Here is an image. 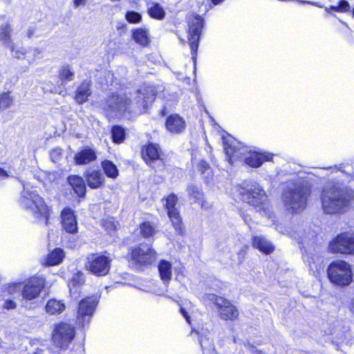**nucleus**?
<instances>
[{
  "label": "nucleus",
  "mask_w": 354,
  "mask_h": 354,
  "mask_svg": "<svg viewBox=\"0 0 354 354\" xmlns=\"http://www.w3.org/2000/svg\"><path fill=\"white\" fill-rule=\"evenodd\" d=\"M333 8L338 11L345 12L349 10L350 6L346 1L342 0L339 3L338 8H336L335 7H333Z\"/></svg>",
  "instance_id": "obj_41"
},
{
  "label": "nucleus",
  "mask_w": 354,
  "mask_h": 354,
  "mask_svg": "<svg viewBox=\"0 0 354 354\" xmlns=\"http://www.w3.org/2000/svg\"><path fill=\"white\" fill-rule=\"evenodd\" d=\"M69 185L75 194L80 197H84L86 194V185L84 180L76 175L69 176L67 178Z\"/></svg>",
  "instance_id": "obj_24"
},
{
  "label": "nucleus",
  "mask_w": 354,
  "mask_h": 354,
  "mask_svg": "<svg viewBox=\"0 0 354 354\" xmlns=\"http://www.w3.org/2000/svg\"><path fill=\"white\" fill-rule=\"evenodd\" d=\"M158 271L162 280L168 282L171 277V264L165 260H162L158 265Z\"/></svg>",
  "instance_id": "obj_29"
},
{
  "label": "nucleus",
  "mask_w": 354,
  "mask_h": 354,
  "mask_svg": "<svg viewBox=\"0 0 354 354\" xmlns=\"http://www.w3.org/2000/svg\"><path fill=\"white\" fill-rule=\"evenodd\" d=\"M208 299L216 305L219 309L220 316L223 319L233 320L238 317L239 311L230 301L215 295H208Z\"/></svg>",
  "instance_id": "obj_12"
},
{
  "label": "nucleus",
  "mask_w": 354,
  "mask_h": 354,
  "mask_svg": "<svg viewBox=\"0 0 354 354\" xmlns=\"http://www.w3.org/2000/svg\"><path fill=\"white\" fill-rule=\"evenodd\" d=\"M162 151L159 146L156 144L150 143L142 149V156L147 164L152 167H155L152 164L160 159Z\"/></svg>",
  "instance_id": "obj_16"
},
{
  "label": "nucleus",
  "mask_w": 354,
  "mask_h": 354,
  "mask_svg": "<svg viewBox=\"0 0 354 354\" xmlns=\"http://www.w3.org/2000/svg\"><path fill=\"white\" fill-rule=\"evenodd\" d=\"M35 28H33V27L29 28L28 31H27V36H28V37L30 38L31 37H32L33 35L35 34Z\"/></svg>",
  "instance_id": "obj_49"
},
{
  "label": "nucleus",
  "mask_w": 354,
  "mask_h": 354,
  "mask_svg": "<svg viewBox=\"0 0 354 354\" xmlns=\"http://www.w3.org/2000/svg\"><path fill=\"white\" fill-rule=\"evenodd\" d=\"M63 156V151L60 148H56L51 151L50 158L53 162H59Z\"/></svg>",
  "instance_id": "obj_40"
},
{
  "label": "nucleus",
  "mask_w": 354,
  "mask_h": 354,
  "mask_svg": "<svg viewBox=\"0 0 354 354\" xmlns=\"http://www.w3.org/2000/svg\"><path fill=\"white\" fill-rule=\"evenodd\" d=\"M88 186L91 189H97L102 187L104 182V176L100 171H92L86 175Z\"/></svg>",
  "instance_id": "obj_26"
},
{
  "label": "nucleus",
  "mask_w": 354,
  "mask_h": 354,
  "mask_svg": "<svg viewBox=\"0 0 354 354\" xmlns=\"http://www.w3.org/2000/svg\"><path fill=\"white\" fill-rule=\"evenodd\" d=\"M46 311L50 315L62 313L65 309V304L62 300L49 299L45 306Z\"/></svg>",
  "instance_id": "obj_27"
},
{
  "label": "nucleus",
  "mask_w": 354,
  "mask_h": 354,
  "mask_svg": "<svg viewBox=\"0 0 354 354\" xmlns=\"http://www.w3.org/2000/svg\"><path fill=\"white\" fill-rule=\"evenodd\" d=\"M244 220H245V222L247 223V219L245 218H244Z\"/></svg>",
  "instance_id": "obj_55"
},
{
  "label": "nucleus",
  "mask_w": 354,
  "mask_h": 354,
  "mask_svg": "<svg viewBox=\"0 0 354 354\" xmlns=\"http://www.w3.org/2000/svg\"><path fill=\"white\" fill-rule=\"evenodd\" d=\"M310 193L309 187L305 184H297L283 192V202L286 207L293 212L303 210L307 204Z\"/></svg>",
  "instance_id": "obj_5"
},
{
  "label": "nucleus",
  "mask_w": 354,
  "mask_h": 354,
  "mask_svg": "<svg viewBox=\"0 0 354 354\" xmlns=\"http://www.w3.org/2000/svg\"><path fill=\"white\" fill-rule=\"evenodd\" d=\"M252 245L254 248L266 254L272 253L274 250V247L272 243L263 236H253Z\"/></svg>",
  "instance_id": "obj_22"
},
{
  "label": "nucleus",
  "mask_w": 354,
  "mask_h": 354,
  "mask_svg": "<svg viewBox=\"0 0 354 354\" xmlns=\"http://www.w3.org/2000/svg\"><path fill=\"white\" fill-rule=\"evenodd\" d=\"M328 249L332 253L354 254V234L342 232L331 240Z\"/></svg>",
  "instance_id": "obj_9"
},
{
  "label": "nucleus",
  "mask_w": 354,
  "mask_h": 354,
  "mask_svg": "<svg viewBox=\"0 0 354 354\" xmlns=\"http://www.w3.org/2000/svg\"><path fill=\"white\" fill-rule=\"evenodd\" d=\"M95 298L87 297L80 301L77 312V319L82 326L85 322H89L90 317L93 315L97 306Z\"/></svg>",
  "instance_id": "obj_14"
},
{
  "label": "nucleus",
  "mask_w": 354,
  "mask_h": 354,
  "mask_svg": "<svg viewBox=\"0 0 354 354\" xmlns=\"http://www.w3.org/2000/svg\"><path fill=\"white\" fill-rule=\"evenodd\" d=\"M156 252L148 243H140L131 249L129 263L133 266H147L156 260Z\"/></svg>",
  "instance_id": "obj_7"
},
{
  "label": "nucleus",
  "mask_w": 354,
  "mask_h": 354,
  "mask_svg": "<svg viewBox=\"0 0 354 354\" xmlns=\"http://www.w3.org/2000/svg\"><path fill=\"white\" fill-rule=\"evenodd\" d=\"M133 38L136 43L142 46H146L149 43L148 34L143 29H136L133 32Z\"/></svg>",
  "instance_id": "obj_33"
},
{
  "label": "nucleus",
  "mask_w": 354,
  "mask_h": 354,
  "mask_svg": "<svg viewBox=\"0 0 354 354\" xmlns=\"http://www.w3.org/2000/svg\"><path fill=\"white\" fill-rule=\"evenodd\" d=\"M224 149L230 161L236 160L239 158L245 160V156H248L250 151L247 147H236L232 145L226 146V144H225Z\"/></svg>",
  "instance_id": "obj_20"
},
{
  "label": "nucleus",
  "mask_w": 354,
  "mask_h": 354,
  "mask_svg": "<svg viewBox=\"0 0 354 354\" xmlns=\"http://www.w3.org/2000/svg\"><path fill=\"white\" fill-rule=\"evenodd\" d=\"M13 98L9 92L3 93L0 95V109H6L11 106Z\"/></svg>",
  "instance_id": "obj_36"
},
{
  "label": "nucleus",
  "mask_w": 354,
  "mask_h": 354,
  "mask_svg": "<svg viewBox=\"0 0 354 354\" xmlns=\"http://www.w3.org/2000/svg\"><path fill=\"white\" fill-rule=\"evenodd\" d=\"M26 52V50L24 48H21L16 50H14L12 53L15 58L20 59L25 55Z\"/></svg>",
  "instance_id": "obj_45"
},
{
  "label": "nucleus",
  "mask_w": 354,
  "mask_h": 354,
  "mask_svg": "<svg viewBox=\"0 0 354 354\" xmlns=\"http://www.w3.org/2000/svg\"><path fill=\"white\" fill-rule=\"evenodd\" d=\"M351 310L354 311V298L353 299L352 304H351Z\"/></svg>",
  "instance_id": "obj_54"
},
{
  "label": "nucleus",
  "mask_w": 354,
  "mask_h": 354,
  "mask_svg": "<svg viewBox=\"0 0 354 354\" xmlns=\"http://www.w3.org/2000/svg\"><path fill=\"white\" fill-rule=\"evenodd\" d=\"M20 204L36 218H44L47 225L49 209L36 190L24 188L21 194Z\"/></svg>",
  "instance_id": "obj_4"
},
{
  "label": "nucleus",
  "mask_w": 354,
  "mask_h": 354,
  "mask_svg": "<svg viewBox=\"0 0 354 354\" xmlns=\"http://www.w3.org/2000/svg\"><path fill=\"white\" fill-rule=\"evenodd\" d=\"M203 19L198 15H192L189 18V44L193 54V59L196 60V54L198 50V41L201 29L203 28Z\"/></svg>",
  "instance_id": "obj_11"
},
{
  "label": "nucleus",
  "mask_w": 354,
  "mask_h": 354,
  "mask_svg": "<svg viewBox=\"0 0 354 354\" xmlns=\"http://www.w3.org/2000/svg\"><path fill=\"white\" fill-rule=\"evenodd\" d=\"M353 190L340 183H333L324 189L322 208L326 214H338L346 211L353 200Z\"/></svg>",
  "instance_id": "obj_2"
},
{
  "label": "nucleus",
  "mask_w": 354,
  "mask_h": 354,
  "mask_svg": "<svg viewBox=\"0 0 354 354\" xmlns=\"http://www.w3.org/2000/svg\"><path fill=\"white\" fill-rule=\"evenodd\" d=\"M245 346L247 349H248L252 353L256 354V350H258L254 345L248 343L245 344Z\"/></svg>",
  "instance_id": "obj_47"
},
{
  "label": "nucleus",
  "mask_w": 354,
  "mask_h": 354,
  "mask_svg": "<svg viewBox=\"0 0 354 354\" xmlns=\"http://www.w3.org/2000/svg\"><path fill=\"white\" fill-rule=\"evenodd\" d=\"M12 28L10 24L5 23L0 26V44L13 52L15 45L12 38Z\"/></svg>",
  "instance_id": "obj_19"
},
{
  "label": "nucleus",
  "mask_w": 354,
  "mask_h": 354,
  "mask_svg": "<svg viewBox=\"0 0 354 354\" xmlns=\"http://www.w3.org/2000/svg\"><path fill=\"white\" fill-rule=\"evenodd\" d=\"M75 335V327L66 322L56 326L53 335L54 344L60 348L66 349Z\"/></svg>",
  "instance_id": "obj_10"
},
{
  "label": "nucleus",
  "mask_w": 354,
  "mask_h": 354,
  "mask_svg": "<svg viewBox=\"0 0 354 354\" xmlns=\"http://www.w3.org/2000/svg\"><path fill=\"white\" fill-rule=\"evenodd\" d=\"M240 198L252 206L259 207V209L268 207L267 196L264 190L254 181H243L238 189Z\"/></svg>",
  "instance_id": "obj_3"
},
{
  "label": "nucleus",
  "mask_w": 354,
  "mask_h": 354,
  "mask_svg": "<svg viewBox=\"0 0 354 354\" xmlns=\"http://www.w3.org/2000/svg\"><path fill=\"white\" fill-rule=\"evenodd\" d=\"M177 197L174 194L169 195L166 198L165 206L167 209V214L171 219V221L177 231V232L182 235L183 234V228L181 219L179 216V213L176 211L175 205L177 202Z\"/></svg>",
  "instance_id": "obj_15"
},
{
  "label": "nucleus",
  "mask_w": 354,
  "mask_h": 354,
  "mask_svg": "<svg viewBox=\"0 0 354 354\" xmlns=\"http://www.w3.org/2000/svg\"><path fill=\"white\" fill-rule=\"evenodd\" d=\"M180 313L181 314L183 315V316L185 318L186 321L190 324L191 323V321H190V317L189 316L188 313L186 312V310L181 308H180Z\"/></svg>",
  "instance_id": "obj_48"
},
{
  "label": "nucleus",
  "mask_w": 354,
  "mask_h": 354,
  "mask_svg": "<svg viewBox=\"0 0 354 354\" xmlns=\"http://www.w3.org/2000/svg\"><path fill=\"white\" fill-rule=\"evenodd\" d=\"M270 158V155H265L250 149L248 156L245 158V162L252 167H259L264 161L269 160Z\"/></svg>",
  "instance_id": "obj_21"
},
{
  "label": "nucleus",
  "mask_w": 354,
  "mask_h": 354,
  "mask_svg": "<svg viewBox=\"0 0 354 354\" xmlns=\"http://www.w3.org/2000/svg\"><path fill=\"white\" fill-rule=\"evenodd\" d=\"M102 167L109 178H115L118 177V169L113 162L106 160L102 162Z\"/></svg>",
  "instance_id": "obj_32"
},
{
  "label": "nucleus",
  "mask_w": 354,
  "mask_h": 354,
  "mask_svg": "<svg viewBox=\"0 0 354 354\" xmlns=\"http://www.w3.org/2000/svg\"><path fill=\"white\" fill-rule=\"evenodd\" d=\"M212 1L214 4H218V3H221V1H223V0H212Z\"/></svg>",
  "instance_id": "obj_52"
},
{
  "label": "nucleus",
  "mask_w": 354,
  "mask_h": 354,
  "mask_svg": "<svg viewBox=\"0 0 354 354\" xmlns=\"http://www.w3.org/2000/svg\"><path fill=\"white\" fill-rule=\"evenodd\" d=\"M329 280L339 286H346L352 281L351 266L344 261L337 260L332 262L327 270Z\"/></svg>",
  "instance_id": "obj_6"
},
{
  "label": "nucleus",
  "mask_w": 354,
  "mask_h": 354,
  "mask_svg": "<svg viewBox=\"0 0 354 354\" xmlns=\"http://www.w3.org/2000/svg\"><path fill=\"white\" fill-rule=\"evenodd\" d=\"M59 77L62 80L72 81L75 77V73L69 66H64L59 71Z\"/></svg>",
  "instance_id": "obj_35"
},
{
  "label": "nucleus",
  "mask_w": 354,
  "mask_h": 354,
  "mask_svg": "<svg viewBox=\"0 0 354 354\" xmlns=\"http://www.w3.org/2000/svg\"><path fill=\"white\" fill-rule=\"evenodd\" d=\"M156 95L152 86L145 87L142 91H137L133 101L125 95L113 94L103 104V108L111 118L118 117L126 111L140 113L145 111L148 105L154 101Z\"/></svg>",
  "instance_id": "obj_1"
},
{
  "label": "nucleus",
  "mask_w": 354,
  "mask_h": 354,
  "mask_svg": "<svg viewBox=\"0 0 354 354\" xmlns=\"http://www.w3.org/2000/svg\"><path fill=\"white\" fill-rule=\"evenodd\" d=\"M61 216L63 229L70 234L77 232V223L73 212L70 208H64Z\"/></svg>",
  "instance_id": "obj_17"
},
{
  "label": "nucleus",
  "mask_w": 354,
  "mask_h": 354,
  "mask_svg": "<svg viewBox=\"0 0 354 354\" xmlns=\"http://www.w3.org/2000/svg\"><path fill=\"white\" fill-rule=\"evenodd\" d=\"M187 192L189 196L194 200L195 203H201V206L204 207V203L203 201V192L199 187L190 184L187 187Z\"/></svg>",
  "instance_id": "obj_28"
},
{
  "label": "nucleus",
  "mask_w": 354,
  "mask_h": 354,
  "mask_svg": "<svg viewBox=\"0 0 354 354\" xmlns=\"http://www.w3.org/2000/svg\"><path fill=\"white\" fill-rule=\"evenodd\" d=\"M96 159L95 151L91 148H84L77 153L75 160L77 165L88 164Z\"/></svg>",
  "instance_id": "obj_25"
},
{
  "label": "nucleus",
  "mask_w": 354,
  "mask_h": 354,
  "mask_svg": "<svg viewBox=\"0 0 354 354\" xmlns=\"http://www.w3.org/2000/svg\"><path fill=\"white\" fill-rule=\"evenodd\" d=\"M148 13L153 19L161 20L165 17L164 8L158 3H151L148 7Z\"/></svg>",
  "instance_id": "obj_30"
},
{
  "label": "nucleus",
  "mask_w": 354,
  "mask_h": 354,
  "mask_svg": "<svg viewBox=\"0 0 354 354\" xmlns=\"http://www.w3.org/2000/svg\"><path fill=\"white\" fill-rule=\"evenodd\" d=\"M102 226L110 232L112 230H115V226L114 223L109 220H104L102 221Z\"/></svg>",
  "instance_id": "obj_43"
},
{
  "label": "nucleus",
  "mask_w": 354,
  "mask_h": 354,
  "mask_svg": "<svg viewBox=\"0 0 354 354\" xmlns=\"http://www.w3.org/2000/svg\"><path fill=\"white\" fill-rule=\"evenodd\" d=\"M91 81L86 80L77 87L75 100L78 104H83L88 100L91 94Z\"/></svg>",
  "instance_id": "obj_23"
},
{
  "label": "nucleus",
  "mask_w": 354,
  "mask_h": 354,
  "mask_svg": "<svg viewBox=\"0 0 354 354\" xmlns=\"http://www.w3.org/2000/svg\"><path fill=\"white\" fill-rule=\"evenodd\" d=\"M17 306L16 303L11 300V299H7L4 301V304L3 305V308L7 310L14 309Z\"/></svg>",
  "instance_id": "obj_44"
},
{
  "label": "nucleus",
  "mask_w": 354,
  "mask_h": 354,
  "mask_svg": "<svg viewBox=\"0 0 354 354\" xmlns=\"http://www.w3.org/2000/svg\"><path fill=\"white\" fill-rule=\"evenodd\" d=\"M29 53H31L33 58L31 59L30 61H29V63H33L35 60V59L42 53V50L38 48H32L29 50Z\"/></svg>",
  "instance_id": "obj_42"
},
{
  "label": "nucleus",
  "mask_w": 354,
  "mask_h": 354,
  "mask_svg": "<svg viewBox=\"0 0 354 354\" xmlns=\"http://www.w3.org/2000/svg\"><path fill=\"white\" fill-rule=\"evenodd\" d=\"M7 176L6 172L3 169H0V176Z\"/></svg>",
  "instance_id": "obj_51"
},
{
  "label": "nucleus",
  "mask_w": 354,
  "mask_h": 354,
  "mask_svg": "<svg viewBox=\"0 0 354 354\" xmlns=\"http://www.w3.org/2000/svg\"><path fill=\"white\" fill-rule=\"evenodd\" d=\"M165 127L172 133H180L185 128V122L179 115L171 114L167 118Z\"/></svg>",
  "instance_id": "obj_18"
},
{
  "label": "nucleus",
  "mask_w": 354,
  "mask_h": 354,
  "mask_svg": "<svg viewBox=\"0 0 354 354\" xmlns=\"http://www.w3.org/2000/svg\"><path fill=\"white\" fill-rule=\"evenodd\" d=\"M45 284L43 277H34L27 281L22 290V297L26 300H32L37 298Z\"/></svg>",
  "instance_id": "obj_13"
},
{
  "label": "nucleus",
  "mask_w": 354,
  "mask_h": 354,
  "mask_svg": "<svg viewBox=\"0 0 354 354\" xmlns=\"http://www.w3.org/2000/svg\"><path fill=\"white\" fill-rule=\"evenodd\" d=\"M87 0H73L74 7L75 8L82 6H85Z\"/></svg>",
  "instance_id": "obj_46"
},
{
  "label": "nucleus",
  "mask_w": 354,
  "mask_h": 354,
  "mask_svg": "<svg viewBox=\"0 0 354 354\" xmlns=\"http://www.w3.org/2000/svg\"><path fill=\"white\" fill-rule=\"evenodd\" d=\"M198 167L199 171L205 178H209L212 176L211 168L206 161H200Z\"/></svg>",
  "instance_id": "obj_38"
},
{
  "label": "nucleus",
  "mask_w": 354,
  "mask_h": 354,
  "mask_svg": "<svg viewBox=\"0 0 354 354\" xmlns=\"http://www.w3.org/2000/svg\"><path fill=\"white\" fill-rule=\"evenodd\" d=\"M112 259L109 257L99 254H91L86 259L85 267L92 274L103 277L110 270Z\"/></svg>",
  "instance_id": "obj_8"
},
{
  "label": "nucleus",
  "mask_w": 354,
  "mask_h": 354,
  "mask_svg": "<svg viewBox=\"0 0 354 354\" xmlns=\"http://www.w3.org/2000/svg\"><path fill=\"white\" fill-rule=\"evenodd\" d=\"M140 230L142 236L145 238L153 236L155 229L149 222H144L140 225Z\"/></svg>",
  "instance_id": "obj_37"
},
{
  "label": "nucleus",
  "mask_w": 354,
  "mask_h": 354,
  "mask_svg": "<svg viewBox=\"0 0 354 354\" xmlns=\"http://www.w3.org/2000/svg\"><path fill=\"white\" fill-rule=\"evenodd\" d=\"M256 354H266L264 352L260 350H256Z\"/></svg>",
  "instance_id": "obj_53"
},
{
  "label": "nucleus",
  "mask_w": 354,
  "mask_h": 354,
  "mask_svg": "<svg viewBox=\"0 0 354 354\" xmlns=\"http://www.w3.org/2000/svg\"><path fill=\"white\" fill-rule=\"evenodd\" d=\"M126 19L129 23H138L141 21L142 17L138 12L128 11L126 13Z\"/></svg>",
  "instance_id": "obj_39"
},
{
  "label": "nucleus",
  "mask_w": 354,
  "mask_h": 354,
  "mask_svg": "<svg viewBox=\"0 0 354 354\" xmlns=\"http://www.w3.org/2000/svg\"><path fill=\"white\" fill-rule=\"evenodd\" d=\"M203 354H217V353L214 348H212L206 351Z\"/></svg>",
  "instance_id": "obj_50"
},
{
  "label": "nucleus",
  "mask_w": 354,
  "mask_h": 354,
  "mask_svg": "<svg viewBox=\"0 0 354 354\" xmlns=\"http://www.w3.org/2000/svg\"><path fill=\"white\" fill-rule=\"evenodd\" d=\"M64 257L63 250L56 248L53 250L48 256L46 264L48 266H55L60 263Z\"/></svg>",
  "instance_id": "obj_31"
},
{
  "label": "nucleus",
  "mask_w": 354,
  "mask_h": 354,
  "mask_svg": "<svg viewBox=\"0 0 354 354\" xmlns=\"http://www.w3.org/2000/svg\"><path fill=\"white\" fill-rule=\"evenodd\" d=\"M111 134L113 140L115 143L123 142L125 138L124 129L120 126H114L112 127Z\"/></svg>",
  "instance_id": "obj_34"
}]
</instances>
